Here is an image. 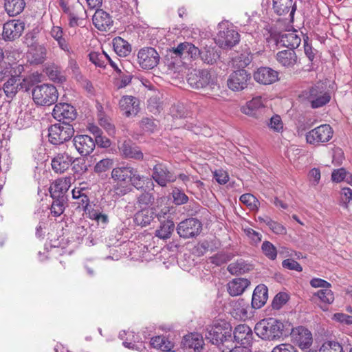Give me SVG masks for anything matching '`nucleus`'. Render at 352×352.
Instances as JSON below:
<instances>
[{
	"label": "nucleus",
	"instance_id": "nucleus-1",
	"mask_svg": "<svg viewBox=\"0 0 352 352\" xmlns=\"http://www.w3.org/2000/svg\"><path fill=\"white\" fill-rule=\"evenodd\" d=\"M292 330L289 322H283L273 318L263 319L254 327L256 334L263 340L277 341L287 336Z\"/></svg>",
	"mask_w": 352,
	"mask_h": 352
},
{
	"label": "nucleus",
	"instance_id": "nucleus-2",
	"mask_svg": "<svg viewBox=\"0 0 352 352\" xmlns=\"http://www.w3.org/2000/svg\"><path fill=\"white\" fill-rule=\"evenodd\" d=\"M34 102L40 106H50L54 104L58 98L55 86L50 84L36 85L32 91Z\"/></svg>",
	"mask_w": 352,
	"mask_h": 352
},
{
	"label": "nucleus",
	"instance_id": "nucleus-3",
	"mask_svg": "<svg viewBox=\"0 0 352 352\" xmlns=\"http://www.w3.org/2000/svg\"><path fill=\"white\" fill-rule=\"evenodd\" d=\"M48 132L49 142L54 145H60L71 139L74 129L68 122H62L52 125Z\"/></svg>",
	"mask_w": 352,
	"mask_h": 352
},
{
	"label": "nucleus",
	"instance_id": "nucleus-4",
	"mask_svg": "<svg viewBox=\"0 0 352 352\" xmlns=\"http://www.w3.org/2000/svg\"><path fill=\"white\" fill-rule=\"evenodd\" d=\"M231 333L230 325L224 321H221L209 326L206 329L205 337L213 344L220 345L223 340L227 341V338H231Z\"/></svg>",
	"mask_w": 352,
	"mask_h": 352
},
{
	"label": "nucleus",
	"instance_id": "nucleus-5",
	"mask_svg": "<svg viewBox=\"0 0 352 352\" xmlns=\"http://www.w3.org/2000/svg\"><path fill=\"white\" fill-rule=\"evenodd\" d=\"M240 35L232 27L228 28L226 24L219 25V32L215 41L221 48L230 49L239 43Z\"/></svg>",
	"mask_w": 352,
	"mask_h": 352
},
{
	"label": "nucleus",
	"instance_id": "nucleus-6",
	"mask_svg": "<svg viewBox=\"0 0 352 352\" xmlns=\"http://www.w3.org/2000/svg\"><path fill=\"white\" fill-rule=\"evenodd\" d=\"M187 80L192 88L197 89L208 87L214 89L217 85L210 72L206 69L193 70L188 74Z\"/></svg>",
	"mask_w": 352,
	"mask_h": 352
},
{
	"label": "nucleus",
	"instance_id": "nucleus-7",
	"mask_svg": "<svg viewBox=\"0 0 352 352\" xmlns=\"http://www.w3.org/2000/svg\"><path fill=\"white\" fill-rule=\"evenodd\" d=\"M303 96L314 109L321 107L330 101L331 96L322 86L315 85L303 92Z\"/></svg>",
	"mask_w": 352,
	"mask_h": 352
},
{
	"label": "nucleus",
	"instance_id": "nucleus-8",
	"mask_svg": "<svg viewBox=\"0 0 352 352\" xmlns=\"http://www.w3.org/2000/svg\"><path fill=\"white\" fill-rule=\"evenodd\" d=\"M333 131L329 124H321L306 134L307 142L318 146L329 142L333 137Z\"/></svg>",
	"mask_w": 352,
	"mask_h": 352
},
{
	"label": "nucleus",
	"instance_id": "nucleus-9",
	"mask_svg": "<svg viewBox=\"0 0 352 352\" xmlns=\"http://www.w3.org/2000/svg\"><path fill=\"white\" fill-rule=\"evenodd\" d=\"M266 102V99L261 96L254 97L247 102L245 105L241 107V111L250 117L260 119L263 118L267 110Z\"/></svg>",
	"mask_w": 352,
	"mask_h": 352
},
{
	"label": "nucleus",
	"instance_id": "nucleus-10",
	"mask_svg": "<svg viewBox=\"0 0 352 352\" xmlns=\"http://www.w3.org/2000/svg\"><path fill=\"white\" fill-rule=\"evenodd\" d=\"M201 230V223L195 218H189L182 221L177 227L178 234L184 239L193 238L198 236Z\"/></svg>",
	"mask_w": 352,
	"mask_h": 352
},
{
	"label": "nucleus",
	"instance_id": "nucleus-11",
	"mask_svg": "<svg viewBox=\"0 0 352 352\" xmlns=\"http://www.w3.org/2000/svg\"><path fill=\"white\" fill-rule=\"evenodd\" d=\"M251 75L245 69L234 71L229 76L227 85L230 89L234 91H240L247 88Z\"/></svg>",
	"mask_w": 352,
	"mask_h": 352
},
{
	"label": "nucleus",
	"instance_id": "nucleus-12",
	"mask_svg": "<svg viewBox=\"0 0 352 352\" xmlns=\"http://www.w3.org/2000/svg\"><path fill=\"white\" fill-rule=\"evenodd\" d=\"M160 55L153 47H144L138 54V63L144 69H151L156 67L160 62Z\"/></svg>",
	"mask_w": 352,
	"mask_h": 352
},
{
	"label": "nucleus",
	"instance_id": "nucleus-13",
	"mask_svg": "<svg viewBox=\"0 0 352 352\" xmlns=\"http://www.w3.org/2000/svg\"><path fill=\"white\" fill-rule=\"evenodd\" d=\"M289 334H292L295 342L301 349H308L312 344V334L304 327L300 326L295 329L292 327Z\"/></svg>",
	"mask_w": 352,
	"mask_h": 352
},
{
	"label": "nucleus",
	"instance_id": "nucleus-14",
	"mask_svg": "<svg viewBox=\"0 0 352 352\" xmlns=\"http://www.w3.org/2000/svg\"><path fill=\"white\" fill-rule=\"evenodd\" d=\"M53 117L61 122L72 121L76 116V109L73 106L67 103L56 104L53 109Z\"/></svg>",
	"mask_w": 352,
	"mask_h": 352
},
{
	"label": "nucleus",
	"instance_id": "nucleus-15",
	"mask_svg": "<svg viewBox=\"0 0 352 352\" xmlns=\"http://www.w3.org/2000/svg\"><path fill=\"white\" fill-rule=\"evenodd\" d=\"M152 177L156 183L162 187L176 179V177L163 164H157L153 167Z\"/></svg>",
	"mask_w": 352,
	"mask_h": 352
},
{
	"label": "nucleus",
	"instance_id": "nucleus-16",
	"mask_svg": "<svg viewBox=\"0 0 352 352\" xmlns=\"http://www.w3.org/2000/svg\"><path fill=\"white\" fill-rule=\"evenodd\" d=\"M23 22L19 20H11L6 22L3 28V37L6 41H14L18 38L24 30Z\"/></svg>",
	"mask_w": 352,
	"mask_h": 352
},
{
	"label": "nucleus",
	"instance_id": "nucleus-17",
	"mask_svg": "<svg viewBox=\"0 0 352 352\" xmlns=\"http://www.w3.org/2000/svg\"><path fill=\"white\" fill-rule=\"evenodd\" d=\"M74 146L82 156L89 155L95 148V142L87 135H76L73 139Z\"/></svg>",
	"mask_w": 352,
	"mask_h": 352
},
{
	"label": "nucleus",
	"instance_id": "nucleus-18",
	"mask_svg": "<svg viewBox=\"0 0 352 352\" xmlns=\"http://www.w3.org/2000/svg\"><path fill=\"white\" fill-rule=\"evenodd\" d=\"M72 179L73 177L71 176H67L56 179L50 187V192L52 197L65 198L64 195L69 190Z\"/></svg>",
	"mask_w": 352,
	"mask_h": 352
},
{
	"label": "nucleus",
	"instance_id": "nucleus-19",
	"mask_svg": "<svg viewBox=\"0 0 352 352\" xmlns=\"http://www.w3.org/2000/svg\"><path fill=\"white\" fill-rule=\"evenodd\" d=\"M72 162L73 158L68 153H60L52 158V168L56 173L61 174L68 170Z\"/></svg>",
	"mask_w": 352,
	"mask_h": 352
},
{
	"label": "nucleus",
	"instance_id": "nucleus-20",
	"mask_svg": "<svg viewBox=\"0 0 352 352\" xmlns=\"http://www.w3.org/2000/svg\"><path fill=\"white\" fill-rule=\"evenodd\" d=\"M119 107L126 117L135 116L139 112V100L132 96H124L119 101Z\"/></svg>",
	"mask_w": 352,
	"mask_h": 352
},
{
	"label": "nucleus",
	"instance_id": "nucleus-21",
	"mask_svg": "<svg viewBox=\"0 0 352 352\" xmlns=\"http://www.w3.org/2000/svg\"><path fill=\"white\" fill-rule=\"evenodd\" d=\"M254 80L263 85H270L278 79V73L270 67H260L254 74Z\"/></svg>",
	"mask_w": 352,
	"mask_h": 352
},
{
	"label": "nucleus",
	"instance_id": "nucleus-22",
	"mask_svg": "<svg viewBox=\"0 0 352 352\" xmlns=\"http://www.w3.org/2000/svg\"><path fill=\"white\" fill-rule=\"evenodd\" d=\"M234 338L237 343L245 346H249L253 340V332L251 328L245 324L236 326L234 331Z\"/></svg>",
	"mask_w": 352,
	"mask_h": 352
},
{
	"label": "nucleus",
	"instance_id": "nucleus-23",
	"mask_svg": "<svg viewBox=\"0 0 352 352\" xmlns=\"http://www.w3.org/2000/svg\"><path fill=\"white\" fill-rule=\"evenodd\" d=\"M272 2L273 10L276 14L282 16L289 14L290 19H293L296 9L293 0H272Z\"/></svg>",
	"mask_w": 352,
	"mask_h": 352
},
{
	"label": "nucleus",
	"instance_id": "nucleus-24",
	"mask_svg": "<svg viewBox=\"0 0 352 352\" xmlns=\"http://www.w3.org/2000/svg\"><path fill=\"white\" fill-rule=\"evenodd\" d=\"M276 60L283 67L293 68L298 62V57L293 50H284L276 55Z\"/></svg>",
	"mask_w": 352,
	"mask_h": 352
},
{
	"label": "nucleus",
	"instance_id": "nucleus-25",
	"mask_svg": "<svg viewBox=\"0 0 352 352\" xmlns=\"http://www.w3.org/2000/svg\"><path fill=\"white\" fill-rule=\"evenodd\" d=\"M93 23L100 31L109 30L113 24L110 15L102 10H97L93 16Z\"/></svg>",
	"mask_w": 352,
	"mask_h": 352
},
{
	"label": "nucleus",
	"instance_id": "nucleus-26",
	"mask_svg": "<svg viewBox=\"0 0 352 352\" xmlns=\"http://www.w3.org/2000/svg\"><path fill=\"white\" fill-rule=\"evenodd\" d=\"M12 65L10 58L8 56L6 57L3 50L0 49V82L7 77L18 76L16 71H13Z\"/></svg>",
	"mask_w": 352,
	"mask_h": 352
},
{
	"label": "nucleus",
	"instance_id": "nucleus-27",
	"mask_svg": "<svg viewBox=\"0 0 352 352\" xmlns=\"http://www.w3.org/2000/svg\"><path fill=\"white\" fill-rule=\"evenodd\" d=\"M268 298L267 287L261 284L256 287L254 290L252 298V305L255 309H259L267 302Z\"/></svg>",
	"mask_w": 352,
	"mask_h": 352
},
{
	"label": "nucleus",
	"instance_id": "nucleus-28",
	"mask_svg": "<svg viewBox=\"0 0 352 352\" xmlns=\"http://www.w3.org/2000/svg\"><path fill=\"white\" fill-rule=\"evenodd\" d=\"M250 284V282L247 278H234L228 283V292L232 296L241 295L245 292Z\"/></svg>",
	"mask_w": 352,
	"mask_h": 352
},
{
	"label": "nucleus",
	"instance_id": "nucleus-29",
	"mask_svg": "<svg viewBox=\"0 0 352 352\" xmlns=\"http://www.w3.org/2000/svg\"><path fill=\"white\" fill-rule=\"evenodd\" d=\"M279 43L283 46L294 50L300 45L301 38L296 31H288L280 35Z\"/></svg>",
	"mask_w": 352,
	"mask_h": 352
},
{
	"label": "nucleus",
	"instance_id": "nucleus-30",
	"mask_svg": "<svg viewBox=\"0 0 352 352\" xmlns=\"http://www.w3.org/2000/svg\"><path fill=\"white\" fill-rule=\"evenodd\" d=\"M173 51L178 56H188L191 58H196L198 56H200L201 50H199L190 43L185 42L173 48Z\"/></svg>",
	"mask_w": 352,
	"mask_h": 352
},
{
	"label": "nucleus",
	"instance_id": "nucleus-31",
	"mask_svg": "<svg viewBox=\"0 0 352 352\" xmlns=\"http://www.w3.org/2000/svg\"><path fill=\"white\" fill-rule=\"evenodd\" d=\"M182 344L184 348L192 349L198 351L204 344L203 337L198 333H191L184 336Z\"/></svg>",
	"mask_w": 352,
	"mask_h": 352
},
{
	"label": "nucleus",
	"instance_id": "nucleus-32",
	"mask_svg": "<svg viewBox=\"0 0 352 352\" xmlns=\"http://www.w3.org/2000/svg\"><path fill=\"white\" fill-rule=\"evenodd\" d=\"M47 49L43 45H38L28 52V58L31 64L40 65L46 60Z\"/></svg>",
	"mask_w": 352,
	"mask_h": 352
},
{
	"label": "nucleus",
	"instance_id": "nucleus-33",
	"mask_svg": "<svg viewBox=\"0 0 352 352\" xmlns=\"http://www.w3.org/2000/svg\"><path fill=\"white\" fill-rule=\"evenodd\" d=\"M45 73L48 78L57 84H62L66 80V76L60 66L50 64L45 67Z\"/></svg>",
	"mask_w": 352,
	"mask_h": 352
},
{
	"label": "nucleus",
	"instance_id": "nucleus-34",
	"mask_svg": "<svg viewBox=\"0 0 352 352\" xmlns=\"http://www.w3.org/2000/svg\"><path fill=\"white\" fill-rule=\"evenodd\" d=\"M119 149L124 157L135 160H142L143 158L142 151L138 146L133 145L130 141H124L119 146Z\"/></svg>",
	"mask_w": 352,
	"mask_h": 352
},
{
	"label": "nucleus",
	"instance_id": "nucleus-35",
	"mask_svg": "<svg viewBox=\"0 0 352 352\" xmlns=\"http://www.w3.org/2000/svg\"><path fill=\"white\" fill-rule=\"evenodd\" d=\"M131 166L127 164L113 168L111 174V179L117 184L125 183L131 175Z\"/></svg>",
	"mask_w": 352,
	"mask_h": 352
},
{
	"label": "nucleus",
	"instance_id": "nucleus-36",
	"mask_svg": "<svg viewBox=\"0 0 352 352\" xmlns=\"http://www.w3.org/2000/svg\"><path fill=\"white\" fill-rule=\"evenodd\" d=\"M25 6V0H6L4 8L10 16H14L23 12Z\"/></svg>",
	"mask_w": 352,
	"mask_h": 352
},
{
	"label": "nucleus",
	"instance_id": "nucleus-37",
	"mask_svg": "<svg viewBox=\"0 0 352 352\" xmlns=\"http://www.w3.org/2000/svg\"><path fill=\"white\" fill-rule=\"evenodd\" d=\"M113 46L115 52L120 56L126 57L131 52V46L129 42L120 36L113 39Z\"/></svg>",
	"mask_w": 352,
	"mask_h": 352
},
{
	"label": "nucleus",
	"instance_id": "nucleus-38",
	"mask_svg": "<svg viewBox=\"0 0 352 352\" xmlns=\"http://www.w3.org/2000/svg\"><path fill=\"white\" fill-rule=\"evenodd\" d=\"M155 217L153 208L142 209L138 211L134 217L135 222L141 226H146L151 223Z\"/></svg>",
	"mask_w": 352,
	"mask_h": 352
},
{
	"label": "nucleus",
	"instance_id": "nucleus-39",
	"mask_svg": "<svg viewBox=\"0 0 352 352\" xmlns=\"http://www.w3.org/2000/svg\"><path fill=\"white\" fill-rule=\"evenodd\" d=\"M19 75L9 78L3 85V91L8 98H12L18 91L19 86L23 88V83H18Z\"/></svg>",
	"mask_w": 352,
	"mask_h": 352
},
{
	"label": "nucleus",
	"instance_id": "nucleus-40",
	"mask_svg": "<svg viewBox=\"0 0 352 352\" xmlns=\"http://www.w3.org/2000/svg\"><path fill=\"white\" fill-rule=\"evenodd\" d=\"M174 228L175 224L173 221L169 219V217L168 216L166 221H162L160 228L155 231V235L162 239H168L170 237Z\"/></svg>",
	"mask_w": 352,
	"mask_h": 352
},
{
	"label": "nucleus",
	"instance_id": "nucleus-41",
	"mask_svg": "<svg viewBox=\"0 0 352 352\" xmlns=\"http://www.w3.org/2000/svg\"><path fill=\"white\" fill-rule=\"evenodd\" d=\"M201 59L207 64L212 65L219 59V52L212 47H205L200 51Z\"/></svg>",
	"mask_w": 352,
	"mask_h": 352
},
{
	"label": "nucleus",
	"instance_id": "nucleus-42",
	"mask_svg": "<svg viewBox=\"0 0 352 352\" xmlns=\"http://www.w3.org/2000/svg\"><path fill=\"white\" fill-rule=\"evenodd\" d=\"M251 270V265L242 259L231 263L228 266V271L233 275L246 273Z\"/></svg>",
	"mask_w": 352,
	"mask_h": 352
},
{
	"label": "nucleus",
	"instance_id": "nucleus-43",
	"mask_svg": "<svg viewBox=\"0 0 352 352\" xmlns=\"http://www.w3.org/2000/svg\"><path fill=\"white\" fill-rule=\"evenodd\" d=\"M89 60L96 67L100 68H104L106 67L107 59H109V56L104 52H96L91 51L88 54Z\"/></svg>",
	"mask_w": 352,
	"mask_h": 352
},
{
	"label": "nucleus",
	"instance_id": "nucleus-44",
	"mask_svg": "<svg viewBox=\"0 0 352 352\" xmlns=\"http://www.w3.org/2000/svg\"><path fill=\"white\" fill-rule=\"evenodd\" d=\"M151 345L155 349H161L163 351H171L174 347L172 342L169 341L164 336H155L151 338Z\"/></svg>",
	"mask_w": 352,
	"mask_h": 352
},
{
	"label": "nucleus",
	"instance_id": "nucleus-45",
	"mask_svg": "<svg viewBox=\"0 0 352 352\" xmlns=\"http://www.w3.org/2000/svg\"><path fill=\"white\" fill-rule=\"evenodd\" d=\"M87 214L90 219L95 221L102 228H104L109 223L108 215L102 213L99 209L90 208Z\"/></svg>",
	"mask_w": 352,
	"mask_h": 352
},
{
	"label": "nucleus",
	"instance_id": "nucleus-46",
	"mask_svg": "<svg viewBox=\"0 0 352 352\" xmlns=\"http://www.w3.org/2000/svg\"><path fill=\"white\" fill-rule=\"evenodd\" d=\"M313 296L319 299L322 303L326 305L332 304L334 301V294L331 290V287L320 289L316 292L314 293Z\"/></svg>",
	"mask_w": 352,
	"mask_h": 352
},
{
	"label": "nucleus",
	"instance_id": "nucleus-47",
	"mask_svg": "<svg viewBox=\"0 0 352 352\" xmlns=\"http://www.w3.org/2000/svg\"><path fill=\"white\" fill-rule=\"evenodd\" d=\"M154 199L155 198L151 193L144 192L137 198V208L141 210L151 208V206L154 202Z\"/></svg>",
	"mask_w": 352,
	"mask_h": 352
},
{
	"label": "nucleus",
	"instance_id": "nucleus-48",
	"mask_svg": "<svg viewBox=\"0 0 352 352\" xmlns=\"http://www.w3.org/2000/svg\"><path fill=\"white\" fill-rule=\"evenodd\" d=\"M80 190H72V197L74 199L77 200V204L79 207H82L85 212H87L89 205V199L88 195L80 194Z\"/></svg>",
	"mask_w": 352,
	"mask_h": 352
},
{
	"label": "nucleus",
	"instance_id": "nucleus-49",
	"mask_svg": "<svg viewBox=\"0 0 352 352\" xmlns=\"http://www.w3.org/2000/svg\"><path fill=\"white\" fill-rule=\"evenodd\" d=\"M331 179L336 182H340L346 179L348 183L352 184V175L343 168L334 170L331 174Z\"/></svg>",
	"mask_w": 352,
	"mask_h": 352
},
{
	"label": "nucleus",
	"instance_id": "nucleus-50",
	"mask_svg": "<svg viewBox=\"0 0 352 352\" xmlns=\"http://www.w3.org/2000/svg\"><path fill=\"white\" fill-rule=\"evenodd\" d=\"M319 352H344L342 346L337 341L329 340L323 343Z\"/></svg>",
	"mask_w": 352,
	"mask_h": 352
},
{
	"label": "nucleus",
	"instance_id": "nucleus-51",
	"mask_svg": "<svg viewBox=\"0 0 352 352\" xmlns=\"http://www.w3.org/2000/svg\"><path fill=\"white\" fill-rule=\"evenodd\" d=\"M240 201L247 206L250 210H256L258 208V200L252 194L246 193L240 197Z\"/></svg>",
	"mask_w": 352,
	"mask_h": 352
},
{
	"label": "nucleus",
	"instance_id": "nucleus-52",
	"mask_svg": "<svg viewBox=\"0 0 352 352\" xmlns=\"http://www.w3.org/2000/svg\"><path fill=\"white\" fill-rule=\"evenodd\" d=\"M54 201L51 206V213L54 217H59L64 212L65 206L64 203L65 201V198L56 197L53 198Z\"/></svg>",
	"mask_w": 352,
	"mask_h": 352
},
{
	"label": "nucleus",
	"instance_id": "nucleus-53",
	"mask_svg": "<svg viewBox=\"0 0 352 352\" xmlns=\"http://www.w3.org/2000/svg\"><path fill=\"white\" fill-rule=\"evenodd\" d=\"M131 175L130 176L129 181L131 182V185L137 189L142 188L144 184V177L140 175L138 173V170L133 167L131 168Z\"/></svg>",
	"mask_w": 352,
	"mask_h": 352
},
{
	"label": "nucleus",
	"instance_id": "nucleus-54",
	"mask_svg": "<svg viewBox=\"0 0 352 352\" xmlns=\"http://www.w3.org/2000/svg\"><path fill=\"white\" fill-rule=\"evenodd\" d=\"M261 250L263 254L270 259L275 260L277 256V250L276 247L270 241H264L261 245Z\"/></svg>",
	"mask_w": 352,
	"mask_h": 352
},
{
	"label": "nucleus",
	"instance_id": "nucleus-55",
	"mask_svg": "<svg viewBox=\"0 0 352 352\" xmlns=\"http://www.w3.org/2000/svg\"><path fill=\"white\" fill-rule=\"evenodd\" d=\"M264 222L270 228V229L276 234H285L287 232L286 228L280 223L267 218Z\"/></svg>",
	"mask_w": 352,
	"mask_h": 352
},
{
	"label": "nucleus",
	"instance_id": "nucleus-56",
	"mask_svg": "<svg viewBox=\"0 0 352 352\" xmlns=\"http://www.w3.org/2000/svg\"><path fill=\"white\" fill-rule=\"evenodd\" d=\"M268 127L274 132L280 133L283 131V123L278 115L273 116L267 123Z\"/></svg>",
	"mask_w": 352,
	"mask_h": 352
},
{
	"label": "nucleus",
	"instance_id": "nucleus-57",
	"mask_svg": "<svg viewBox=\"0 0 352 352\" xmlns=\"http://www.w3.org/2000/svg\"><path fill=\"white\" fill-rule=\"evenodd\" d=\"M113 162L111 159H102L96 163L94 166V170L98 173L106 172L113 166Z\"/></svg>",
	"mask_w": 352,
	"mask_h": 352
},
{
	"label": "nucleus",
	"instance_id": "nucleus-58",
	"mask_svg": "<svg viewBox=\"0 0 352 352\" xmlns=\"http://www.w3.org/2000/svg\"><path fill=\"white\" fill-rule=\"evenodd\" d=\"M231 259V256L226 252H219L210 258L212 263L219 266Z\"/></svg>",
	"mask_w": 352,
	"mask_h": 352
},
{
	"label": "nucleus",
	"instance_id": "nucleus-59",
	"mask_svg": "<svg viewBox=\"0 0 352 352\" xmlns=\"http://www.w3.org/2000/svg\"><path fill=\"white\" fill-rule=\"evenodd\" d=\"M289 300V296L286 293L280 292L276 294L272 301V307L275 309H279Z\"/></svg>",
	"mask_w": 352,
	"mask_h": 352
},
{
	"label": "nucleus",
	"instance_id": "nucleus-60",
	"mask_svg": "<svg viewBox=\"0 0 352 352\" xmlns=\"http://www.w3.org/2000/svg\"><path fill=\"white\" fill-rule=\"evenodd\" d=\"M172 195L173 201L177 205L186 204L188 201V196L178 188H175L173 190Z\"/></svg>",
	"mask_w": 352,
	"mask_h": 352
},
{
	"label": "nucleus",
	"instance_id": "nucleus-61",
	"mask_svg": "<svg viewBox=\"0 0 352 352\" xmlns=\"http://www.w3.org/2000/svg\"><path fill=\"white\" fill-rule=\"evenodd\" d=\"M37 37V32L36 31L29 32L24 37V43L30 48L38 45Z\"/></svg>",
	"mask_w": 352,
	"mask_h": 352
},
{
	"label": "nucleus",
	"instance_id": "nucleus-62",
	"mask_svg": "<svg viewBox=\"0 0 352 352\" xmlns=\"http://www.w3.org/2000/svg\"><path fill=\"white\" fill-rule=\"evenodd\" d=\"M100 125L107 131L109 135H114L116 134V129L114 125L111 122V120L107 118H101L99 120Z\"/></svg>",
	"mask_w": 352,
	"mask_h": 352
},
{
	"label": "nucleus",
	"instance_id": "nucleus-63",
	"mask_svg": "<svg viewBox=\"0 0 352 352\" xmlns=\"http://www.w3.org/2000/svg\"><path fill=\"white\" fill-rule=\"evenodd\" d=\"M282 265L284 268L290 270H295L296 272H301L302 270L300 265L296 261L292 258H287L282 262Z\"/></svg>",
	"mask_w": 352,
	"mask_h": 352
},
{
	"label": "nucleus",
	"instance_id": "nucleus-64",
	"mask_svg": "<svg viewBox=\"0 0 352 352\" xmlns=\"http://www.w3.org/2000/svg\"><path fill=\"white\" fill-rule=\"evenodd\" d=\"M140 126L144 131L153 132L156 128V124L151 118H145L140 121Z\"/></svg>",
	"mask_w": 352,
	"mask_h": 352
}]
</instances>
